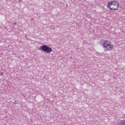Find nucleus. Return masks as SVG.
Instances as JSON below:
<instances>
[{"label": "nucleus", "mask_w": 125, "mask_h": 125, "mask_svg": "<svg viewBox=\"0 0 125 125\" xmlns=\"http://www.w3.org/2000/svg\"><path fill=\"white\" fill-rule=\"evenodd\" d=\"M101 43L103 42L102 45L105 51H110L113 48V45L111 44L109 41H101Z\"/></svg>", "instance_id": "f257e3e1"}, {"label": "nucleus", "mask_w": 125, "mask_h": 125, "mask_svg": "<svg viewBox=\"0 0 125 125\" xmlns=\"http://www.w3.org/2000/svg\"><path fill=\"white\" fill-rule=\"evenodd\" d=\"M41 49L43 51H45L46 53H50L52 51V49L47 46V45H42V46Z\"/></svg>", "instance_id": "f03ea898"}, {"label": "nucleus", "mask_w": 125, "mask_h": 125, "mask_svg": "<svg viewBox=\"0 0 125 125\" xmlns=\"http://www.w3.org/2000/svg\"><path fill=\"white\" fill-rule=\"evenodd\" d=\"M119 6V4L117 2H112V7L110 8L111 10H117Z\"/></svg>", "instance_id": "7ed1b4c3"}, {"label": "nucleus", "mask_w": 125, "mask_h": 125, "mask_svg": "<svg viewBox=\"0 0 125 125\" xmlns=\"http://www.w3.org/2000/svg\"><path fill=\"white\" fill-rule=\"evenodd\" d=\"M112 3L111 1L109 2L107 4V8H110L111 9V8L112 7Z\"/></svg>", "instance_id": "20e7f679"}, {"label": "nucleus", "mask_w": 125, "mask_h": 125, "mask_svg": "<svg viewBox=\"0 0 125 125\" xmlns=\"http://www.w3.org/2000/svg\"><path fill=\"white\" fill-rule=\"evenodd\" d=\"M119 123H120L122 125H125V121H120Z\"/></svg>", "instance_id": "39448f33"}, {"label": "nucleus", "mask_w": 125, "mask_h": 125, "mask_svg": "<svg viewBox=\"0 0 125 125\" xmlns=\"http://www.w3.org/2000/svg\"><path fill=\"white\" fill-rule=\"evenodd\" d=\"M14 104H18V101H15V102L14 103Z\"/></svg>", "instance_id": "423d86ee"}, {"label": "nucleus", "mask_w": 125, "mask_h": 125, "mask_svg": "<svg viewBox=\"0 0 125 125\" xmlns=\"http://www.w3.org/2000/svg\"><path fill=\"white\" fill-rule=\"evenodd\" d=\"M4 74V73L3 72H1L0 73V76H3V75Z\"/></svg>", "instance_id": "0eeeda50"}, {"label": "nucleus", "mask_w": 125, "mask_h": 125, "mask_svg": "<svg viewBox=\"0 0 125 125\" xmlns=\"http://www.w3.org/2000/svg\"><path fill=\"white\" fill-rule=\"evenodd\" d=\"M22 0H19V1L20 3H21V2H22Z\"/></svg>", "instance_id": "6e6552de"}, {"label": "nucleus", "mask_w": 125, "mask_h": 125, "mask_svg": "<svg viewBox=\"0 0 125 125\" xmlns=\"http://www.w3.org/2000/svg\"><path fill=\"white\" fill-rule=\"evenodd\" d=\"M16 24H17L16 22H15V23H14V25H16Z\"/></svg>", "instance_id": "1a4fd4ad"}]
</instances>
